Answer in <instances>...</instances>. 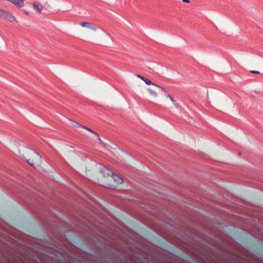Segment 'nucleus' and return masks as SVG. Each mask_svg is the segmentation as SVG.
<instances>
[{"label":"nucleus","instance_id":"f257e3e1","mask_svg":"<svg viewBox=\"0 0 263 263\" xmlns=\"http://www.w3.org/2000/svg\"><path fill=\"white\" fill-rule=\"evenodd\" d=\"M20 157L29 165L36 168L42 162L41 156L35 150L29 147H23L18 152Z\"/></svg>","mask_w":263,"mask_h":263},{"label":"nucleus","instance_id":"f03ea898","mask_svg":"<svg viewBox=\"0 0 263 263\" xmlns=\"http://www.w3.org/2000/svg\"><path fill=\"white\" fill-rule=\"evenodd\" d=\"M0 17L5 18L10 22H17L15 17L10 12L0 8Z\"/></svg>","mask_w":263,"mask_h":263},{"label":"nucleus","instance_id":"7ed1b4c3","mask_svg":"<svg viewBox=\"0 0 263 263\" xmlns=\"http://www.w3.org/2000/svg\"><path fill=\"white\" fill-rule=\"evenodd\" d=\"M80 25L83 27L88 28L93 31H96L99 28V27L97 25L89 22H82L80 23Z\"/></svg>","mask_w":263,"mask_h":263},{"label":"nucleus","instance_id":"20e7f679","mask_svg":"<svg viewBox=\"0 0 263 263\" xmlns=\"http://www.w3.org/2000/svg\"><path fill=\"white\" fill-rule=\"evenodd\" d=\"M32 6L34 9L39 13L41 14L43 9V6L39 2H33Z\"/></svg>","mask_w":263,"mask_h":263},{"label":"nucleus","instance_id":"39448f33","mask_svg":"<svg viewBox=\"0 0 263 263\" xmlns=\"http://www.w3.org/2000/svg\"><path fill=\"white\" fill-rule=\"evenodd\" d=\"M101 173L102 174L104 177H107L113 174L112 171L107 167L103 168L101 171Z\"/></svg>","mask_w":263,"mask_h":263},{"label":"nucleus","instance_id":"423d86ee","mask_svg":"<svg viewBox=\"0 0 263 263\" xmlns=\"http://www.w3.org/2000/svg\"><path fill=\"white\" fill-rule=\"evenodd\" d=\"M156 88H157V89H160V90H161V91H163L167 96V97H168L170 98L171 101L173 103H174V100L173 99V98L170 95V94L167 91V90L164 88H163L159 85L156 86Z\"/></svg>","mask_w":263,"mask_h":263},{"label":"nucleus","instance_id":"0eeeda50","mask_svg":"<svg viewBox=\"0 0 263 263\" xmlns=\"http://www.w3.org/2000/svg\"><path fill=\"white\" fill-rule=\"evenodd\" d=\"M24 1L25 0H11V3L18 7L22 8L24 6Z\"/></svg>","mask_w":263,"mask_h":263},{"label":"nucleus","instance_id":"6e6552de","mask_svg":"<svg viewBox=\"0 0 263 263\" xmlns=\"http://www.w3.org/2000/svg\"><path fill=\"white\" fill-rule=\"evenodd\" d=\"M112 178L114 181L117 184H121L123 182V179L117 174L113 173Z\"/></svg>","mask_w":263,"mask_h":263},{"label":"nucleus","instance_id":"1a4fd4ad","mask_svg":"<svg viewBox=\"0 0 263 263\" xmlns=\"http://www.w3.org/2000/svg\"><path fill=\"white\" fill-rule=\"evenodd\" d=\"M159 90L160 89H157V88L155 86L154 88H150L148 89V91L150 94L155 97L158 96V92L159 91Z\"/></svg>","mask_w":263,"mask_h":263},{"label":"nucleus","instance_id":"9d476101","mask_svg":"<svg viewBox=\"0 0 263 263\" xmlns=\"http://www.w3.org/2000/svg\"><path fill=\"white\" fill-rule=\"evenodd\" d=\"M81 128H84V129L89 131V132L95 134L97 136V137L98 138V140L101 141V139H100V136L97 133L93 132L91 129H90L88 127H86L85 126H84V125H82Z\"/></svg>","mask_w":263,"mask_h":263},{"label":"nucleus","instance_id":"9b49d317","mask_svg":"<svg viewBox=\"0 0 263 263\" xmlns=\"http://www.w3.org/2000/svg\"><path fill=\"white\" fill-rule=\"evenodd\" d=\"M69 120L72 123V126L75 128H81L82 125L78 123V122L74 121L73 120L69 119Z\"/></svg>","mask_w":263,"mask_h":263},{"label":"nucleus","instance_id":"f8f14e48","mask_svg":"<svg viewBox=\"0 0 263 263\" xmlns=\"http://www.w3.org/2000/svg\"><path fill=\"white\" fill-rule=\"evenodd\" d=\"M144 82L148 85H153L154 86H155V87H156V86H158V85L154 83H153L149 79H147L146 78H145L144 80Z\"/></svg>","mask_w":263,"mask_h":263},{"label":"nucleus","instance_id":"ddd939ff","mask_svg":"<svg viewBox=\"0 0 263 263\" xmlns=\"http://www.w3.org/2000/svg\"><path fill=\"white\" fill-rule=\"evenodd\" d=\"M250 72L252 73L259 74L260 72L257 70H250Z\"/></svg>","mask_w":263,"mask_h":263},{"label":"nucleus","instance_id":"4468645a","mask_svg":"<svg viewBox=\"0 0 263 263\" xmlns=\"http://www.w3.org/2000/svg\"><path fill=\"white\" fill-rule=\"evenodd\" d=\"M136 76L138 78H140L141 80H143V81H144V79L145 78L144 77H143V76H141L140 74H137Z\"/></svg>","mask_w":263,"mask_h":263},{"label":"nucleus","instance_id":"2eb2a0df","mask_svg":"<svg viewBox=\"0 0 263 263\" xmlns=\"http://www.w3.org/2000/svg\"><path fill=\"white\" fill-rule=\"evenodd\" d=\"M174 103V105L175 106V107H176V108H179V104H178V103H176L175 100H174V103Z\"/></svg>","mask_w":263,"mask_h":263},{"label":"nucleus","instance_id":"dca6fc26","mask_svg":"<svg viewBox=\"0 0 263 263\" xmlns=\"http://www.w3.org/2000/svg\"><path fill=\"white\" fill-rule=\"evenodd\" d=\"M182 1L184 3H190V0H182Z\"/></svg>","mask_w":263,"mask_h":263},{"label":"nucleus","instance_id":"f3484780","mask_svg":"<svg viewBox=\"0 0 263 263\" xmlns=\"http://www.w3.org/2000/svg\"><path fill=\"white\" fill-rule=\"evenodd\" d=\"M25 13L27 15H29V12H28V11H25Z\"/></svg>","mask_w":263,"mask_h":263},{"label":"nucleus","instance_id":"a211bd4d","mask_svg":"<svg viewBox=\"0 0 263 263\" xmlns=\"http://www.w3.org/2000/svg\"><path fill=\"white\" fill-rule=\"evenodd\" d=\"M105 33H106V34L107 36H109V34L108 33L105 32Z\"/></svg>","mask_w":263,"mask_h":263}]
</instances>
